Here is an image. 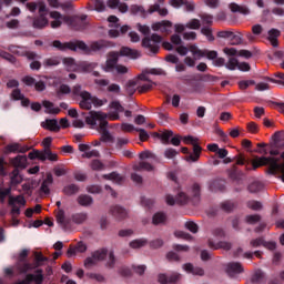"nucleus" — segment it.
<instances>
[{
	"label": "nucleus",
	"mask_w": 284,
	"mask_h": 284,
	"mask_svg": "<svg viewBox=\"0 0 284 284\" xmlns=\"http://www.w3.org/2000/svg\"><path fill=\"white\" fill-rule=\"evenodd\" d=\"M112 110L116 113H110L109 115L101 111H91L85 118L88 125H98V130L101 133L100 141L104 143H113L114 136L108 132V119L109 121H119V112H123V106L119 102L111 103Z\"/></svg>",
	"instance_id": "nucleus-1"
},
{
	"label": "nucleus",
	"mask_w": 284,
	"mask_h": 284,
	"mask_svg": "<svg viewBox=\"0 0 284 284\" xmlns=\"http://www.w3.org/2000/svg\"><path fill=\"white\" fill-rule=\"evenodd\" d=\"M49 16H50V19H53L50 22V26L53 30H55L57 28H61V26L63 24V21L67 23V26H70L71 28H73V30H83V28L79 26L83 23L85 16H82V18L68 17V16L61 14V12L59 11H51Z\"/></svg>",
	"instance_id": "nucleus-2"
},
{
	"label": "nucleus",
	"mask_w": 284,
	"mask_h": 284,
	"mask_svg": "<svg viewBox=\"0 0 284 284\" xmlns=\"http://www.w3.org/2000/svg\"><path fill=\"white\" fill-rule=\"evenodd\" d=\"M73 94L80 97L81 100L79 105L82 110H92V105L94 108H101V105H105V103H108L106 100H100L88 91H81V85H75L73 88Z\"/></svg>",
	"instance_id": "nucleus-3"
},
{
	"label": "nucleus",
	"mask_w": 284,
	"mask_h": 284,
	"mask_svg": "<svg viewBox=\"0 0 284 284\" xmlns=\"http://www.w3.org/2000/svg\"><path fill=\"white\" fill-rule=\"evenodd\" d=\"M105 258H108L106 265L109 267H113L115 263L114 253L108 252L105 248L95 251L91 257H88L84 261V267L90 268L97 265V263H101V261H105Z\"/></svg>",
	"instance_id": "nucleus-4"
},
{
	"label": "nucleus",
	"mask_w": 284,
	"mask_h": 284,
	"mask_svg": "<svg viewBox=\"0 0 284 284\" xmlns=\"http://www.w3.org/2000/svg\"><path fill=\"white\" fill-rule=\"evenodd\" d=\"M182 140L186 145H193V154H190L189 156H186V161L187 162L192 161L193 163H196V161L201 159V152L203 151L201 145H199V138L187 135L182 138Z\"/></svg>",
	"instance_id": "nucleus-5"
},
{
	"label": "nucleus",
	"mask_w": 284,
	"mask_h": 284,
	"mask_svg": "<svg viewBox=\"0 0 284 284\" xmlns=\"http://www.w3.org/2000/svg\"><path fill=\"white\" fill-rule=\"evenodd\" d=\"M52 45L62 52H65V50H72L73 52H77V50H88V44L83 41L61 42L59 40H54Z\"/></svg>",
	"instance_id": "nucleus-6"
},
{
	"label": "nucleus",
	"mask_w": 284,
	"mask_h": 284,
	"mask_svg": "<svg viewBox=\"0 0 284 284\" xmlns=\"http://www.w3.org/2000/svg\"><path fill=\"white\" fill-rule=\"evenodd\" d=\"M162 41L163 38L154 33L151 37H146L142 40V47L145 48V50H149V52H152V54H156V52H159V45H161Z\"/></svg>",
	"instance_id": "nucleus-7"
},
{
	"label": "nucleus",
	"mask_w": 284,
	"mask_h": 284,
	"mask_svg": "<svg viewBox=\"0 0 284 284\" xmlns=\"http://www.w3.org/2000/svg\"><path fill=\"white\" fill-rule=\"evenodd\" d=\"M9 52H12V54H18V57H26L28 59H37V53L32 51H28L26 47H18L14 44H11L9 47Z\"/></svg>",
	"instance_id": "nucleus-8"
},
{
	"label": "nucleus",
	"mask_w": 284,
	"mask_h": 284,
	"mask_svg": "<svg viewBox=\"0 0 284 284\" xmlns=\"http://www.w3.org/2000/svg\"><path fill=\"white\" fill-rule=\"evenodd\" d=\"M118 61H119V52H110L109 59L106 60L105 64L102 67V70L104 72H112V70H115Z\"/></svg>",
	"instance_id": "nucleus-9"
},
{
	"label": "nucleus",
	"mask_w": 284,
	"mask_h": 284,
	"mask_svg": "<svg viewBox=\"0 0 284 284\" xmlns=\"http://www.w3.org/2000/svg\"><path fill=\"white\" fill-rule=\"evenodd\" d=\"M50 26V21L48 20V12L39 13V17L33 19V28L38 30H43V28H48Z\"/></svg>",
	"instance_id": "nucleus-10"
},
{
	"label": "nucleus",
	"mask_w": 284,
	"mask_h": 284,
	"mask_svg": "<svg viewBox=\"0 0 284 284\" xmlns=\"http://www.w3.org/2000/svg\"><path fill=\"white\" fill-rule=\"evenodd\" d=\"M26 8L27 10H29V12H39V14H41V12H48V7L45 6V2L38 0L36 2H27L26 3Z\"/></svg>",
	"instance_id": "nucleus-11"
},
{
	"label": "nucleus",
	"mask_w": 284,
	"mask_h": 284,
	"mask_svg": "<svg viewBox=\"0 0 284 284\" xmlns=\"http://www.w3.org/2000/svg\"><path fill=\"white\" fill-rule=\"evenodd\" d=\"M152 30H154V32H165L166 34H170V32H172V23L169 20H163L160 22H154L151 26Z\"/></svg>",
	"instance_id": "nucleus-12"
},
{
	"label": "nucleus",
	"mask_w": 284,
	"mask_h": 284,
	"mask_svg": "<svg viewBox=\"0 0 284 284\" xmlns=\"http://www.w3.org/2000/svg\"><path fill=\"white\" fill-rule=\"evenodd\" d=\"M223 52L227 57H243L244 59H250L252 57V52L247 50L237 51L235 48H224Z\"/></svg>",
	"instance_id": "nucleus-13"
},
{
	"label": "nucleus",
	"mask_w": 284,
	"mask_h": 284,
	"mask_svg": "<svg viewBox=\"0 0 284 284\" xmlns=\"http://www.w3.org/2000/svg\"><path fill=\"white\" fill-rule=\"evenodd\" d=\"M119 55L128 57L129 59H139V57H141V52L136 49H130L128 47H122Z\"/></svg>",
	"instance_id": "nucleus-14"
},
{
	"label": "nucleus",
	"mask_w": 284,
	"mask_h": 284,
	"mask_svg": "<svg viewBox=\"0 0 284 284\" xmlns=\"http://www.w3.org/2000/svg\"><path fill=\"white\" fill-rule=\"evenodd\" d=\"M32 281L36 284H42L43 283V274H41V271H40V273H38L36 275L34 274H28L23 281L18 282L17 284H30V283H32Z\"/></svg>",
	"instance_id": "nucleus-15"
},
{
	"label": "nucleus",
	"mask_w": 284,
	"mask_h": 284,
	"mask_svg": "<svg viewBox=\"0 0 284 284\" xmlns=\"http://www.w3.org/2000/svg\"><path fill=\"white\" fill-rule=\"evenodd\" d=\"M226 273L229 276H236V274L243 273V265L239 262L229 263L226 266Z\"/></svg>",
	"instance_id": "nucleus-16"
},
{
	"label": "nucleus",
	"mask_w": 284,
	"mask_h": 284,
	"mask_svg": "<svg viewBox=\"0 0 284 284\" xmlns=\"http://www.w3.org/2000/svg\"><path fill=\"white\" fill-rule=\"evenodd\" d=\"M165 201L168 203V205H174V203H180L181 205L187 203V195H185V193L180 192L178 194L176 200H174V197L172 195H166Z\"/></svg>",
	"instance_id": "nucleus-17"
},
{
	"label": "nucleus",
	"mask_w": 284,
	"mask_h": 284,
	"mask_svg": "<svg viewBox=\"0 0 284 284\" xmlns=\"http://www.w3.org/2000/svg\"><path fill=\"white\" fill-rule=\"evenodd\" d=\"M88 250V246L83 242H79L75 247H70L67 255L70 257L77 256V254H83Z\"/></svg>",
	"instance_id": "nucleus-18"
},
{
	"label": "nucleus",
	"mask_w": 284,
	"mask_h": 284,
	"mask_svg": "<svg viewBox=\"0 0 284 284\" xmlns=\"http://www.w3.org/2000/svg\"><path fill=\"white\" fill-rule=\"evenodd\" d=\"M159 283L168 284V283H178V281H181V274L174 273L170 277H168L165 274H160L158 276Z\"/></svg>",
	"instance_id": "nucleus-19"
},
{
	"label": "nucleus",
	"mask_w": 284,
	"mask_h": 284,
	"mask_svg": "<svg viewBox=\"0 0 284 284\" xmlns=\"http://www.w3.org/2000/svg\"><path fill=\"white\" fill-rule=\"evenodd\" d=\"M111 214L114 216L118 221H123V219H128V211L121 206H113L111 209Z\"/></svg>",
	"instance_id": "nucleus-20"
},
{
	"label": "nucleus",
	"mask_w": 284,
	"mask_h": 284,
	"mask_svg": "<svg viewBox=\"0 0 284 284\" xmlns=\"http://www.w3.org/2000/svg\"><path fill=\"white\" fill-rule=\"evenodd\" d=\"M281 37V31L278 29H271L268 31V41L273 48H278V38Z\"/></svg>",
	"instance_id": "nucleus-21"
},
{
	"label": "nucleus",
	"mask_w": 284,
	"mask_h": 284,
	"mask_svg": "<svg viewBox=\"0 0 284 284\" xmlns=\"http://www.w3.org/2000/svg\"><path fill=\"white\" fill-rule=\"evenodd\" d=\"M52 183H54L52 173H48L45 180L41 184L40 192L43 194H50V185H52Z\"/></svg>",
	"instance_id": "nucleus-22"
},
{
	"label": "nucleus",
	"mask_w": 284,
	"mask_h": 284,
	"mask_svg": "<svg viewBox=\"0 0 284 284\" xmlns=\"http://www.w3.org/2000/svg\"><path fill=\"white\" fill-rule=\"evenodd\" d=\"M11 97L14 101H21L24 108H28L30 105V100L23 98V94L19 89H14L11 93Z\"/></svg>",
	"instance_id": "nucleus-23"
},
{
	"label": "nucleus",
	"mask_w": 284,
	"mask_h": 284,
	"mask_svg": "<svg viewBox=\"0 0 284 284\" xmlns=\"http://www.w3.org/2000/svg\"><path fill=\"white\" fill-rule=\"evenodd\" d=\"M11 163L13 168H20L21 170H24V168L28 165V158H26V155H18L11 160Z\"/></svg>",
	"instance_id": "nucleus-24"
},
{
	"label": "nucleus",
	"mask_w": 284,
	"mask_h": 284,
	"mask_svg": "<svg viewBox=\"0 0 284 284\" xmlns=\"http://www.w3.org/2000/svg\"><path fill=\"white\" fill-rule=\"evenodd\" d=\"M189 52L193 55V59L199 61V59H203L205 57V50L199 49L196 44L189 45Z\"/></svg>",
	"instance_id": "nucleus-25"
},
{
	"label": "nucleus",
	"mask_w": 284,
	"mask_h": 284,
	"mask_svg": "<svg viewBox=\"0 0 284 284\" xmlns=\"http://www.w3.org/2000/svg\"><path fill=\"white\" fill-rule=\"evenodd\" d=\"M42 128H44V130H50V132H59V130H61L57 120H47L42 122Z\"/></svg>",
	"instance_id": "nucleus-26"
},
{
	"label": "nucleus",
	"mask_w": 284,
	"mask_h": 284,
	"mask_svg": "<svg viewBox=\"0 0 284 284\" xmlns=\"http://www.w3.org/2000/svg\"><path fill=\"white\" fill-rule=\"evenodd\" d=\"M77 201H78L79 205H81L82 207H90V205H92V203H94V200L92 199V196H90L88 194L79 195Z\"/></svg>",
	"instance_id": "nucleus-27"
},
{
	"label": "nucleus",
	"mask_w": 284,
	"mask_h": 284,
	"mask_svg": "<svg viewBox=\"0 0 284 284\" xmlns=\"http://www.w3.org/2000/svg\"><path fill=\"white\" fill-rule=\"evenodd\" d=\"M43 108H45V112L47 114H59V112H61V109H59V106H54V103L44 100L42 102Z\"/></svg>",
	"instance_id": "nucleus-28"
},
{
	"label": "nucleus",
	"mask_w": 284,
	"mask_h": 284,
	"mask_svg": "<svg viewBox=\"0 0 284 284\" xmlns=\"http://www.w3.org/2000/svg\"><path fill=\"white\" fill-rule=\"evenodd\" d=\"M105 43L103 42V40L100 41H94L90 44V48L87 47L85 50H83V52H97L99 50H103V48H105Z\"/></svg>",
	"instance_id": "nucleus-29"
},
{
	"label": "nucleus",
	"mask_w": 284,
	"mask_h": 284,
	"mask_svg": "<svg viewBox=\"0 0 284 284\" xmlns=\"http://www.w3.org/2000/svg\"><path fill=\"white\" fill-rule=\"evenodd\" d=\"M133 170L135 172H143V170L145 172H152V170H154V166L148 162L142 161L139 164L133 165Z\"/></svg>",
	"instance_id": "nucleus-30"
},
{
	"label": "nucleus",
	"mask_w": 284,
	"mask_h": 284,
	"mask_svg": "<svg viewBox=\"0 0 284 284\" xmlns=\"http://www.w3.org/2000/svg\"><path fill=\"white\" fill-rule=\"evenodd\" d=\"M61 64V59L57 55L44 59L43 65L44 68H54Z\"/></svg>",
	"instance_id": "nucleus-31"
},
{
	"label": "nucleus",
	"mask_w": 284,
	"mask_h": 284,
	"mask_svg": "<svg viewBox=\"0 0 284 284\" xmlns=\"http://www.w3.org/2000/svg\"><path fill=\"white\" fill-rule=\"evenodd\" d=\"M231 12H240L241 14H250V9L234 2L229 4Z\"/></svg>",
	"instance_id": "nucleus-32"
},
{
	"label": "nucleus",
	"mask_w": 284,
	"mask_h": 284,
	"mask_svg": "<svg viewBox=\"0 0 284 284\" xmlns=\"http://www.w3.org/2000/svg\"><path fill=\"white\" fill-rule=\"evenodd\" d=\"M183 270H185V272H191V274H194L195 276H203V274H205L203 268L194 267L192 264H184Z\"/></svg>",
	"instance_id": "nucleus-33"
},
{
	"label": "nucleus",
	"mask_w": 284,
	"mask_h": 284,
	"mask_svg": "<svg viewBox=\"0 0 284 284\" xmlns=\"http://www.w3.org/2000/svg\"><path fill=\"white\" fill-rule=\"evenodd\" d=\"M138 82V92L140 94H144L145 92H150V89L152 88V82H141V80H135Z\"/></svg>",
	"instance_id": "nucleus-34"
},
{
	"label": "nucleus",
	"mask_w": 284,
	"mask_h": 284,
	"mask_svg": "<svg viewBox=\"0 0 284 284\" xmlns=\"http://www.w3.org/2000/svg\"><path fill=\"white\" fill-rule=\"evenodd\" d=\"M138 88H139V82L136 80H131V81L126 82V84H125L126 94L132 97V94H134V92H136Z\"/></svg>",
	"instance_id": "nucleus-35"
},
{
	"label": "nucleus",
	"mask_w": 284,
	"mask_h": 284,
	"mask_svg": "<svg viewBox=\"0 0 284 284\" xmlns=\"http://www.w3.org/2000/svg\"><path fill=\"white\" fill-rule=\"evenodd\" d=\"M9 205H18V207H24L26 205V197L18 195V196H10L9 197Z\"/></svg>",
	"instance_id": "nucleus-36"
},
{
	"label": "nucleus",
	"mask_w": 284,
	"mask_h": 284,
	"mask_svg": "<svg viewBox=\"0 0 284 284\" xmlns=\"http://www.w3.org/2000/svg\"><path fill=\"white\" fill-rule=\"evenodd\" d=\"M103 179L106 181H112L113 183H123L124 178L118 174L116 172L110 173V174H104L102 175Z\"/></svg>",
	"instance_id": "nucleus-37"
},
{
	"label": "nucleus",
	"mask_w": 284,
	"mask_h": 284,
	"mask_svg": "<svg viewBox=\"0 0 284 284\" xmlns=\"http://www.w3.org/2000/svg\"><path fill=\"white\" fill-rule=\"evenodd\" d=\"M131 14H140L141 17H145L148 14V11H145V8L143 6L133 4L130 7Z\"/></svg>",
	"instance_id": "nucleus-38"
},
{
	"label": "nucleus",
	"mask_w": 284,
	"mask_h": 284,
	"mask_svg": "<svg viewBox=\"0 0 284 284\" xmlns=\"http://www.w3.org/2000/svg\"><path fill=\"white\" fill-rule=\"evenodd\" d=\"M8 152H20L21 154H26L28 148L21 146L19 143L9 144L7 146Z\"/></svg>",
	"instance_id": "nucleus-39"
},
{
	"label": "nucleus",
	"mask_w": 284,
	"mask_h": 284,
	"mask_svg": "<svg viewBox=\"0 0 284 284\" xmlns=\"http://www.w3.org/2000/svg\"><path fill=\"white\" fill-rule=\"evenodd\" d=\"M73 223L81 225V223H85L88 221V213H75L72 215Z\"/></svg>",
	"instance_id": "nucleus-40"
},
{
	"label": "nucleus",
	"mask_w": 284,
	"mask_h": 284,
	"mask_svg": "<svg viewBox=\"0 0 284 284\" xmlns=\"http://www.w3.org/2000/svg\"><path fill=\"white\" fill-rule=\"evenodd\" d=\"M165 221H168V216H165L164 213H155L153 215V225H161L163 223H165Z\"/></svg>",
	"instance_id": "nucleus-41"
},
{
	"label": "nucleus",
	"mask_w": 284,
	"mask_h": 284,
	"mask_svg": "<svg viewBox=\"0 0 284 284\" xmlns=\"http://www.w3.org/2000/svg\"><path fill=\"white\" fill-rule=\"evenodd\" d=\"M23 181L21 174H19V169H14L11 173V183L12 185H19Z\"/></svg>",
	"instance_id": "nucleus-42"
},
{
	"label": "nucleus",
	"mask_w": 284,
	"mask_h": 284,
	"mask_svg": "<svg viewBox=\"0 0 284 284\" xmlns=\"http://www.w3.org/2000/svg\"><path fill=\"white\" fill-rule=\"evenodd\" d=\"M63 192L67 196H72V194H77V192H79V186H77V184L67 185L63 189Z\"/></svg>",
	"instance_id": "nucleus-43"
},
{
	"label": "nucleus",
	"mask_w": 284,
	"mask_h": 284,
	"mask_svg": "<svg viewBox=\"0 0 284 284\" xmlns=\"http://www.w3.org/2000/svg\"><path fill=\"white\" fill-rule=\"evenodd\" d=\"M63 63H64V65H67V70H69V71H77V70H79V68L74 63V59H72V58L64 59Z\"/></svg>",
	"instance_id": "nucleus-44"
},
{
	"label": "nucleus",
	"mask_w": 284,
	"mask_h": 284,
	"mask_svg": "<svg viewBox=\"0 0 284 284\" xmlns=\"http://www.w3.org/2000/svg\"><path fill=\"white\" fill-rule=\"evenodd\" d=\"M274 77L280 80H274L272 78H267V81H270L271 83H278V85H284V73L283 72H276L274 74Z\"/></svg>",
	"instance_id": "nucleus-45"
},
{
	"label": "nucleus",
	"mask_w": 284,
	"mask_h": 284,
	"mask_svg": "<svg viewBox=\"0 0 284 284\" xmlns=\"http://www.w3.org/2000/svg\"><path fill=\"white\" fill-rule=\"evenodd\" d=\"M270 83H272L271 81L267 80V78L265 79V82H260L255 85V90H257L258 92H265V90H270Z\"/></svg>",
	"instance_id": "nucleus-46"
},
{
	"label": "nucleus",
	"mask_w": 284,
	"mask_h": 284,
	"mask_svg": "<svg viewBox=\"0 0 284 284\" xmlns=\"http://www.w3.org/2000/svg\"><path fill=\"white\" fill-rule=\"evenodd\" d=\"M148 245V241L145 240H134L130 243V247L133 250H139V247H145Z\"/></svg>",
	"instance_id": "nucleus-47"
},
{
	"label": "nucleus",
	"mask_w": 284,
	"mask_h": 284,
	"mask_svg": "<svg viewBox=\"0 0 284 284\" xmlns=\"http://www.w3.org/2000/svg\"><path fill=\"white\" fill-rule=\"evenodd\" d=\"M34 260H36V267H39L42 265L43 262L48 261V257L43 256L42 253L36 252L34 253Z\"/></svg>",
	"instance_id": "nucleus-48"
},
{
	"label": "nucleus",
	"mask_w": 284,
	"mask_h": 284,
	"mask_svg": "<svg viewBox=\"0 0 284 284\" xmlns=\"http://www.w3.org/2000/svg\"><path fill=\"white\" fill-rule=\"evenodd\" d=\"M0 57L1 59H6V61H9V63H17V58L8 53L7 51L0 50Z\"/></svg>",
	"instance_id": "nucleus-49"
},
{
	"label": "nucleus",
	"mask_w": 284,
	"mask_h": 284,
	"mask_svg": "<svg viewBox=\"0 0 284 284\" xmlns=\"http://www.w3.org/2000/svg\"><path fill=\"white\" fill-rule=\"evenodd\" d=\"M229 39H231V45H241V43H243L241 34H236L234 32H232V36Z\"/></svg>",
	"instance_id": "nucleus-50"
},
{
	"label": "nucleus",
	"mask_w": 284,
	"mask_h": 284,
	"mask_svg": "<svg viewBox=\"0 0 284 284\" xmlns=\"http://www.w3.org/2000/svg\"><path fill=\"white\" fill-rule=\"evenodd\" d=\"M53 174L57 176H65L68 174V169H65L63 165L54 166Z\"/></svg>",
	"instance_id": "nucleus-51"
},
{
	"label": "nucleus",
	"mask_w": 284,
	"mask_h": 284,
	"mask_svg": "<svg viewBox=\"0 0 284 284\" xmlns=\"http://www.w3.org/2000/svg\"><path fill=\"white\" fill-rule=\"evenodd\" d=\"M225 68H227V70H236V68H239V60L236 58H230Z\"/></svg>",
	"instance_id": "nucleus-52"
},
{
	"label": "nucleus",
	"mask_w": 284,
	"mask_h": 284,
	"mask_svg": "<svg viewBox=\"0 0 284 284\" xmlns=\"http://www.w3.org/2000/svg\"><path fill=\"white\" fill-rule=\"evenodd\" d=\"M186 28H189V30H199V28H201V21L199 19H192L186 23Z\"/></svg>",
	"instance_id": "nucleus-53"
},
{
	"label": "nucleus",
	"mask_w": 284,
	"mask_h": 284,
	"mask_svg": "<svg viewBox=\"0 0 284 284\" xmlns=\"http://www.w3.org/2000/svg\"><path fill=\"white\" fill-rule=\"evenodd\" d=\"M209 247H212L213 250H219V247H222V250H230L232 245L227 242H221L217 245H214L212 242H209Z\"/></svg>",
	"instance_id": "nucleus-54"
},
{
	"label": "nucleus",
	"mask_w": 284,
	"mask_h": 284,
	"mask_svg": "<svg viewBox=\"0 0 284 284\" xmlns=\"http://www.w3.org/2000/svg\"><path fill=\"white\" fill-rule=\"evenodd\" d=\"M37 266L31 263H24L22 266H19L18 270L20 274H26V272H30V270H34Z\"/></svg>",
	"instance_id": "nucleus-55"
},
{
	"label": "nucleus",
	"mask_w": 284,
	"mask_h": 284,
	"mask_svg": "<svg viewBox=\"0 0 284 284\" xmlns=\"http://www.w3.org/2000/svg\"><path fill=\"white\" fill-rule=\"evenodd\" d=\"M45 156H47V161H52V162L59 161V154L53 153L52 150L50 149L45 150Z\"/></svg>",
	"instance_id": "nucleus-56"
},
{
	"label": "nucleus",
	"mask_w": 284,
	"mask_h": 284,
	"mask_svg": "<svg viewBox=\"0 0 284 284\" xmlns=\"http://www.w3.org/2000/svg\"><path fill=\"white\" fill-rule=\"evenodd\" d=\"M254 80H242L239 82L240 90H247L250 85H255Z\"/></svg>",
	"instance_id": "nucleus-57"
},
{
	"label": "nucleus",
	"mask_w": 284,
	"mask_h": 284,
	"mask_svg": "<svg viewBox=\"0 0 284 284\" xmlns=\"http://www.w3.org/2000/svg\"><path fill=\"white\" fill-rule=\"evenodd\" d=\"M129 143H130V140H128L126 138H118L115 142V148L118 150H121L123 145H128Z\"/></svg>",
	"instance_id": "nucleus-58"
},
{
	"label": "nucleus",
	"mask_w": 284,
	"mask_h": 284,
	"mask_svg": "<svg viewBox=\"0 0 284 284\" xmlns=\"http://www.w3.org/2000/svg\"><path fill=\"white\" fill-rule=\"evenodd\" d=\"M185 227L186 230H189V232H192L193 234H196L199 232V225H196V223L194 222H186Z\"/></svg>",
	"instance_id": "nucleus-59"
},
{
	"label": "nucleus",
	"mask_w": 284,
	"mask_h": 284,
	"mask_svg": "<svg viewBox=\"0 0 284 284\" xmlns=\"http://www.w3.org/2000/svg\"><path fill=\"white\" fill-rule=\"evenodd\" d=\"M99 156L98 150H89L85 153L82 154V159H94Z\"/></svg>",
	"instance_id": "nucleus-60"
},
{
	"label": "nucleus",
	"mask_w": 284,
	"mask_h": 284,
	"mask_svg": "<svg viewBox=\"0 0 284 284\" xmlns=\"http://www.w3.org/2000/svg\"><path fill=\"white\" fill-rule=\"evenodd\" d=\"M141 161H145V159H156V155H154L152 152L150 151H143L139 154Z\"/></svg>",
	"instance_id": "nucleus-61"
},
{
	"label": "nucleus",
	"mask_w": 284,
	"mask_h": 284,
	"mask_svg": "<svg viewBox=\"0 0 284 284\" xmlns=\"http://www.w3.org/2000/svg\"><path fill=\"white\" fill-rule=\"evenodd\" d=\"M247 207H250V210H262L263 209V204H261V202H256V201H250L247 202Z\"/></svg>",
	"instance_id": "nucleus-62"
},
{
	"label": "nucleus",
	"mask_w": 284,
	"mask_h": 284,
	"mask_svg": "<svg viewBox=\"0 0 284 284\" xmlns=\"http://www.w3.org/2000/svg\"><path fill=\"white\" fill-rule=\"evenodd\" d=\"M178 154H179V152L174 149H166L164 151L165 159H174Z\"/></svg>",
	"instance_id": "nucleus-63"
},
{
	"label": "nucleus",
	"mask_w": 284,
	"mask_h": 284,
	"mask_svg": "<svg viewBox=\"0 0 284 284\" xmlns=\"http://www.w3.org/2000/svg\"><path fill=\"white\" fill-rule=\"evenodd\" d=\"M91 170H94V171L103 170V163H101V161H99V160H93L91 162Z\"/></svg>",
	"instance_id": "nucleus-64"
}]
</instances>
